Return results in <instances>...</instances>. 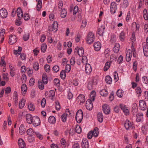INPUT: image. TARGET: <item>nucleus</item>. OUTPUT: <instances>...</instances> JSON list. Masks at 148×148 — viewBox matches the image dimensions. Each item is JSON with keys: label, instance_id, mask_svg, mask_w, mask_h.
I'll use <instances>...</instances> for the list:
<instances>
[{"label": "nucleus", "instance_id": "4468645a", "mask_svg": "<svg viewBox=\"0 0 148 148\" xmlns=\"http://www.w3.org/2000/svg\"><path fill=\"white\" fill-rule=\"evenodd\" d=\"M16 12L19 20H21L22 18L23 15L22 10L20 8H18Z\"/></svg>", "mask_w": 148, "mask_h": 148}, {"label": "nucleus", "instance_id": "412c9836", "mask_svg": "<svg viewBox=\"0 0 148 148\" xmlns=\"http://www.w3.org/2000/svg\"><path fill=\"white\" fill-rule=\"evenodd\" d=\"M48 121L51 124H54L56 121V118L53 116H51L48 119Z\"/></svg>", "mask_w": 148, "mask_h": 148}, {"label": "nucleus", "instance_id": "a878e982", "mask_svg": "<svg viewBox=\"0 0 148 148\" xmlns=\"http://www.w3.org/2000/svg\"><path fill=\"white\" fill-rule=\"evenodd\" d=\"M132 112L133 113H136L138 111L137 105L136 103H134L132 105Z\"/></svg>", "mask_w": 148, "mask_h": 148}, {"label": "nucleus", "instance_id": "0e129e2a", "mask_svg": "<svg viewBox=\"0 0 148 148\" xmlns=\"http://www.w3.org/2000/svg\"><path fill=\"white\" fill-rule=\"evenodd\" d=\"M28 140L30 143H32L35 141V139L34 137L31 136H29L28 138Z\"/></svg>", "mask_w": 148, "mask_h": 148}, {"label": "nucleus", "instance_id": "4be33fe9", "mask_svg": "<svg viewBox=\"0 0 148 148\" xmlns=\"http://www.w3.org/2000/svg\"><path fill=\"white\" fill-rule=\"evenodd\" d=\"M97 119L100 122H102L103 121V116L101 112H99L97 114Z\"/></svg>", "mask_w": 148, "mask_h": 148}, {"label": "nucleus", "instance_id": "de8ad7c7", "mask_svg": "<svg viewBox=\"0 0 148 148\" xmlns=\"http://www.w3.org/2000/svg\"><path fill=\"white\" fill-rule=\"evenodd\" d=\"M53 71L54 72L57 73L59 70V67L57 65L54 66L53 68Z\"/></svg>", "mask_w": 148, "mask_h": 148}, {"label": "nucleus", "instance_id": "c756f323", "mask_svg": "<svg viewBox=\"0 0 148 148\" xmlns=\"http://www.w3.org/2000/svg\"><path fill=\"white\" fill-rule=\"evenodd\" d=\"M66 11L64 8L62 10L60 14V16L62 18H64L66 17Z\"/></svg>", "mask_w": 148, "mask_h": 148}, {"label": "nucleus", "instance_id": "bb28decb", "mask_svg": "<svg viewBox=\"0 0 148 148\" xmlns=\"http://www.w3.org/2000/svg\"><path fill=\"white\" fill-rule=\"evenodd\" d=\"M123 91L122 89H119L116 92V95L117 96L119 97H122L123 95Z\"/></svg>", "mask_w": 148, "mask_h": 148}, {"label": "nucleus", "instance_id": "ea45409f", "mask_svg": "<svg viewBox=\"0 0 148 148\" xmlns=\"http://www.w3.org/2000/svg\"><path fill=\"white\" fill-rule=\"evenodd\" d=\"M66 71L64 70H62L60 73V76L61 78L64 79L66 77Z\"/></svg>", "mask_w": 148, "mask_h": 148}, {"label": "nucleus", "instance_id": "9b49d317", "mask_svg": "<svg viewBox=\"0 0 148 148\" xmlns=\"http://www.w3.org/2000/svg\"><path fill=\"white\" fill-rule=\"evenodd\" d=\"M139 106L142 110H145L147 108L145 101L143 100H140L139 101Z\"/></svg>", "mask_w": 148, "mask_h": 148}, {"label": "nucleus", "instance_id": "20e7f679", "mask_svg": "<svg viewBox=\"0 0 148 148\" xmlns=\"http://www.w3.org/2000/svg\"><path fill=\"white\" fill-rule=\"evenodd\" d=\"M95 37L94 34L91 32L88 33L86 41L89 44L92 43L94 40Z\"/></svg>", "mask_w": 148, "mask_h": 148}, {"label": "nucleus", "instance_id": "2f4dec72", "mask_svg": "<svg viewBox=\"0 0 148 148\" xmlns=\"http://www.w3.org/2000/svg\"><path fill=\"white\" fill-rule=\"evenodd\" d=\"M104 28L101 27V28H99L97 31V33L100 36H103L104 32Z\"/></svg>", "mask_w": 148, "mask_h": 148}, {"label": "nucleus", "instance_id": "f03ea898", "mask_svg": "<svg viewBox=\"0 0 148 148\" xmlns=\"http://www.w3.org/2000/svg\"><path fill=\"white\" fill-rule=\"evenodd\" d=\"M98 130L97 127H95L93 131L91 130L89 132L87 135L88 138L89 139L91 138L92 136L95 137H97L99 134Z\"/></svg>", "mask_w": 148, "mask_h": 148}, {"label": "nucleus", "instance_id": "423d86ee", "mask_svg": "<svg viewBox=\"0 0 148 148\" xmlns=\"http://www.w3.org/2000/svg\"><path fill=\"white\" fill-rule=\"evenodd\" d=\"M40 120L37 116H34L33 120L32 123L34 127H36L40 125Z\"/></svg>", "mask_w": 148, "mask_h": 148}, {"label": "nucleus", "instance_id": "58836bf2", "mask_svg": "<svg viewBox=\"0 0 148 148\" xmlns=\"http://www.w3.org/2000/svg\"><path fill=\"white\" fill-rule=\"evenodd\" d=\"M119 38L120 40L121 41H123L125 38V34L123 32H122L120 34Z\"/></svg>", "mask_w": 148, "mask_h": 148}, {"label": "nucleus", "instance_id": "3c124183", "mask_svg": "<svg viewBox=\"0 0 148 148\" xmlns=\"http://www.w3.org/2000/svg\"><path fill=\"white\" fill-rule=\"evenodd\" d=\"M136 90L137 92V94H139V95H138V97L140 96V94L142 92L141 88H140V87L139 86L137 87L136 89Z\"/></svg>", "mask_w": 148, "mask_h": 148}, {"label": "nucleus", "instance_id": "4d7b16f0", "mask_svg": "<svg viewBox=\"0 0 148 148\" xmlns=\"http://www.w3.org/2000/svg\"><path fill=\"white\" fill-rule=\"evenodd\" d=\"M88 60L86 56H82V62L83 63H85L86 64V62H87Z\"/></svg>", "mask_w": 148, "mask_h": 148}, {"label": "nucleus", "instance_id": "f8f14e48", "mask_svg": "<svg viewBox=\"0 0 148 148\" xmlns=\"http://www.w3.org/2000/svg\"><path fill=\"white\" fill-rule=\"evenodd\" d=\"M18 145L19 148H26V145L23 140L21 138L18 140Z\"/></svg>", "mask_w": 148, "mask_h": 148}, {"label": "nucleus", "instance_id": "9d476101", "mask_svg": "<svg viewBox=\"0 0 148 148\" xmlns=\"http://www.w3.org/2000/svg\"><path fill=\"white\" fill-rule=\"evenodd\" d=\"M82 148H89V143L88 140L86 139H83L82 143Z\"/></svg>", "mask_w": 148, "mask_h": 148}, {"label": "nucleus", "instance_id": "052dcab7", "mask_svg": "<svg viewBox=\"0 0 148 148\" xmlns=\"http://www.w3.org/2000/svg\"><path fill=\"white\" fill-rule=\"evenodd\" d=\"M29 38V34L28 33L27 34L24 35L23 37V39L25 41H27L28 40Z\"/></svg>", "mask_w": 148, "mask_h": 148}, {"label": "nucleus", "instance_id": "dca6fc26", "mask_svg": "<svg viewBox=\"0 0 148 148\" xmlns=\"http://www.w3.org/2000/svg\"><path fill=\"white\" fill-rule=\"evenodd\" d=\"M77 99L79 100V101H80V103H84L85 101V97L84 95L80 94L77 97Z\"/></svg>", "mask_w": 148, "mask_h": 148}, {"label": "nucleus", "instance_id": "2eb2a0df", "mask_svg": "<svg viewBox=\"0 0 148 148\" xmlns=\"http://www.w3.org/2000/svg\"><path fill=\"white\" fill-rule=\"evenodd\" d=\"M92 71L91 67L89 64L86 63L85 66V71L86 73L89 74Z\"/></svg>", "mask_w": 148, "mask_h": 148}, {"label": "nucleus", "instance_id": "37998d69", "mask_svg": "<svg viewBox=\"0 0 148 148\" xmlns=\"http://www.w3.org/2000/svg\"><path fill=\"white\" fill-rule=\"evenodd\" d=\"M116 59V57L115 55H112L110 56V61L111 62H113L114 61H115Z\"/></svg>", "mask_w": 148, "mask_h": 148}, {"label": "nucleus", "instance_id": "864d4df0", "mask_svg": "<svg viewBox=\"0 0 148 148\" xmlns=\"http://www.w3.org/2000/svg\"><path fill=\"white\" fill-rule=\"evenodd\" d=\"M38 86L40 89L42 90L44 89V85L42 82H38Z\"/></svg>", "mask_w": 148, "mask_h": 148}, {"label": "nucleus", "instance_id": "f257e3e1", "mask_svg": "<svg viewBox=\"0 0 148 148\" xmlns=\"http://www.w3.org/2000/svg\"><path fill=\"white\" fill-rule=\"evenodd\" d=\"M90 99H88L86 101V109L90 110H91L93 107L92 101H94L95 97V92L93 90L90 93Z\"/></svg>", "mask_w": 148, "mask_h": 148}, {"label": "nucleus", "instance_id": "c9c22d12", "mask_svg": "<svg viewBox=\"0 0 148 148\" xmlns=\"http://www.w3.org/2000/svg\"><path fill=\"white\" fill-rule=\"evenodd\" d=\"M105 80L106 82L109 84H111L112 83V79L109 76H106Z\"/></svg>", "mask_w": 148, "mask_h": 148}, {"label": "nucleus", "instance_id": "393cba45", "mask_svg": "<svg viewBox=\"0 0 148 148\" xmlns=\"http://www.w3.org/2000/svg\"><path fill=\"white\" fill-rule=\"evenodd\" d=\"M27 87L26 85L23 84L21 87V90L22 93L25 94L26 93Z\"/></svg>", "mask_w": 148, "mask_h": 148}, {"label": "nucleus", "instance_id": "09e8293b", "mask_svg": "<svg viewBox=\"0 0 148 148\" xmlns=\"http://www.w3.org/2000/svg\"><path fill=\"white\" fill-rule=\"evenodd\" d=\"M68 114H64L62 115L61 116L62 120L63 122H66V116Z\"/></svg>", "mask_w": 148, "mask_h": 148}, {"label": "nucleus", "instance_id": "79ce46f5", "mask_svg": "<svg viewBox=\"0 0 148 148\" xmlns=\"http://www.w3.org/2000/svg\"><path fill=\"white\" fill-rule=\"evenodd\" d=\"M143 16L145 20H148V16L147 14V10L145 9H144L143 10Z\"/></svg>", "mask_w": 148, "mask_h": 148}, {"label": "nucleus", "instance_id": "f3484780", "mask_svg": "<svg viewBox=\"0 0 148 148\" xmlns=\"http://www.w3.org/2000/svg\"><path fill=\"white\" fill-rule=\"evenodd\" d=\"M132 126V124L129 120H127L124 124V126L127 130H128Z\"/></svg>", "mask_w": 148, "mask_h": 148}, {"label": "nucleus", "instance_id": "338daca9", "mask_svg": "<svg viewBox=\"0 0 148 148\" xmlns=\"http://www.w3.org/2000/svg\"><path fill=\"white\" fill-rule=\"evenodd\" d=\"M28 69L29 70L27 72V73L29 77L32 76V74L33 73V71L32 70H31L29 68H28L27 69Z\"/></svg>", "mask_w": 148, "mask_h": 148}, {"label": "nucleus", "instance_id": "13d9d810", "mask_svg": "<svg viewBox=\"0 0 148 148\" xmlns=\"http://www.w3.org/2000/svg\"><path fill=\"white\" fill-rule=\"evenodd\" d=\"M34 78H31L29 81V84L30 86H33L34 83Z\"/></svg>", "mask_w": 148, "mask_h": 148}, {"label": "nucleus", "instance_id": "6e6d98bb", "mask_svg": "<svg viewBox=\"0 0 148 148\" xmlns=\"http://www.w3.org/2000/svg\"><path fill=\"white\" fill-rule=\"evenodd\" d=\"M46 104V99L45 98H43L41 101V105L42 107H44Z\"/></svg>", "mask_w": 148, "mask_h": 148}, {"label": "nucleus", "instance_id": "7ed1b4c3", "mask_svg": "<svg viewBox=\"0 0 148 148\" xmlns=\"http://www.w3.org/2000/svg\"><path fill=\"white\" fill-rule=\"evenodd\" d=\"M83 118V113L81 110H78L77 112L75 119L78 123H80L82 121Z\"/></svg>", "mask_w": 148, "mask_h": 148}, {"label": "nucleus", "instance_id": "a211bd4d", "mask_svg": "<svg viewBox=\"0 0 148 148\" xmlns=\"http://www.w3.org/2000/svg\"><path fill=\"white\" fill-rule=\"evenodd\" d=\"M37 2V10L38 11H40L42 7V2L41 0H36Z\"/></svg>", "mask_w": 148, "mask_h": 148}, {"label": "nucleus", "instance_id": "774afa93", "mask_svg": "<svg viewBox=\"0 0 148 148\" xmlns=\"http://www.w3.org/2000/svg\"><path fill=\"white\" fill-rule=\"evenodd\" d=\"M56 110H59L60 108V103L58 101L56 102Z\"/></svg>", "mask_w": 148, "mask_h": 148}, {"label": "nucleus", "instance_id": "8fccbe9b", "mask_svg": "<svg viewBox=\"0 0 148 148\" xmlns=\"http://www.w3.org/2000/svg\"><path fill=\"white\" fill-rule=\"evenodd\" d=\"M76 132L78 134H80L82 131V129L79 126H77L75 129Z\"/></svg>", "mask_w": 148, "mask_h": 148}, {"label": "nucleus", "instance_id": "603ef678", "mask_svg": "<svg viewBox=\"0 0 148 148\" xmlns=\"http://www.w3.org/2000/svg\"><path fill=\"white\" fill-rule=\"evenodd\" d=\"M11 91V88L10 87H7L6 88L5 90V94H9Z\"/></svg>", "mask_w": 148, "mask_h": 148}, {"label": "nucleus", "instance_id": "69168bd1", "mask_svg": "<svg viewBox=\"0 0 148 148\" xmlns=\"http://www.w3.org/2000/svg\"><path fill=\"white\" fill-rule=\"evenodd\" d=\"M75 58L74 57H72L70 60V63L71 65H73L75 64Z\"/></svg>", "mask_w": 148, "mask_h": 148}, {"label": "nucleus", "instance_id": "e433bc0d", "mask_svg": "<svg viewBox=\"0 0 148 148\" xmlns=\"http://www.w3.org/2000/svg\"><path fill=\"white\" fill-rule=\"evenodd\" d=\"M119 45L116 44L113 49V51L115 53H117L119 51Z\"/></svg>", "mask_w": 148, "mask_h": 148}, {"label": "nucleus", "instance_id": "0eeeda50", "mask_svg": "<svg viewBox=\"0 0 148 148\" xmlns=\"http://www.w3.org/2000/svg\"><path fill=\"white\" fill-rule=\"evenodd\" d=\"M7 15L8 12L5 9L3 8L0 10V17L2 18H5Z\"/></svg>", "mask_w": 148, "mask_h": 148}, {"label": "nucleus", "instance_id": "4c0bfd02", "mask_svg": "<svg viewBox=\"0 0 148 148\" xmlns=\"http://www.w3.org/2000/svg\"><path fill=\"white\" fill-rule=\"evenodd\" d=\"M100 93L101 95L104 96H106L108 94V92L105 89H103L101 90Z\"/></svg>", "mask_w": 148, "mask_h": 148}, {"label": "nucleus", "instance_id": "49530a36", "mask_svg": "<svg viewBox=\"0 0 148 148\" xmlns=\"http://www.w3.org/2000/svg\"><path fill=\"white\" fill-rule=\"evenodd\" d=\"M47 46L46 44H42L41 47V51L44 53L45 52Z\"/></svg>", "mask_w": 148, "mask_h": 148}, {"label": "nucleus", "instance_id": "680f3d73", "mask_svg": "<svg viewBox=\"0 0 148 148\" xmlns=\"http://www.w3.org/2000/svg\"><path fill=\"white\" fill-rule=\"evenodd\" d=\"M110 8L116 9V5L115 2H112L111 3Z\"/></svg>", "mask_w": 148, "mask_h": 148}, {"label": "nucleus", "instance_id": "72a5a7b5", "mask_svg": "<svg viewBox=\"0 0 148 148\" xmlns=\"http://www.w3.org/2000/svg\"><path fill=\"white\" fill-rule=\"evenodd\" d=\"M84 50L83 47H81L79 49V50H78V54L79 56L81 57L82 56L84 53Z\"/></svg>", "mask_w": 148, "mask_h": 148}, {"label": "nucleus", "instance_id": "39448f33", "mask_svg": "<svg viewBox=\"0 0 148 148\" xmlns=\"http://www.w3.org/2000/svg\"><path fill=\"white\" fill-rule=\"evenodd\" d=\"M102 108L103 111L105 114H110V108L108 105L105 104L102 106Z\"/></svg>", "mask_w": 148, "mask_h": 148}, {"label": "nucleus", "instance_id": "cd10ccee", "mask_svg": "<svg viewBox=\"0 0 148 148\" xmlns=\"http://www.w3.org/2000/svg\"><path fill=\"white\" fill-rule=\"evenodd\" d=\"M42 81L44 84H46L47 83V77L46 74H43L42 76Z\"/></svg>", "mask_w": 148, "mask_h": 148}, {"label": "nucleus", "instance_id": "bf43d9fd", "mask_svg": "<svg viewBox=\"0 0 148 148\" xmlns=\"http://www.w3.org/2000/svg\"><path fill=\"white\" fill-rule=\"evenodd\" d=\"M45 69L46 72H49L50 70L49 66L48 64L45 65Z\"/></svg>", "mask_w": 148, "mask_h": 148}, {"label": "nucleus", "instance_id": "a18cd8bd", "mask_svg": "<svg viewBox=\"0 0 148 148\" xmlns=\"http://www.w3.org/2000/svg\"><path fill=\"white\" fill-rule=\"evenodd\" d=\"M29 110L32 111H34L35 110V107L33 104L30 103L28 106Z\"/></svg>", "mask_w": 148, "mask_h": 148}, {"label": "nucleus", "instance_id": "5fc2aeb1", "mask_svg": "<svg viewBox=\"0 0 148 148\" xmlns=\"http://www.w3.org/2000/svg\"><path fill=\"white\" fill-rule=\"evenodd\" d=\"M71 69V65L69 64H67L66 66L65 71L67 73H69Z\"/></svg>", "mask_w": 148, "mask_h": 148}, {"label": "nucleus", "instance_id": "7c9ffc66", "mask_svg": "<svg viewBox=\"0 0 148 148\" xmlns=\"http://www.w3.org/2000/svg\"><path fill=\"white\" fill-rule=\"evenodd\" d=\"M27 133L30 136L34 135L35 133L33 129L32 128H29L28 129L27 131Z\"/></svg>", "mask_w": 148, "mask_h": 148}, {"label": "nucleus", "instance_id": "6e6552de", "mask_svg": "<svg viewBox=\"0 0 148 148\" xmlns=\"http://www.w3.org/2000/svg\"><path fill=\"white\" fill-rule=\"evenodd\" d=\"M26 117V121L27 123L29 124H31L33 123L34 117H32L30 114H27Z\"/></svg>", "mask_w": 148, "mask_h": 148}, {"label": "nucleus", "instance_id": "f704fd0d", "mask_svg": "<svg viewBox=\"0 0 148 148\" xmlns=\"http://www.w3.org/2000/svg\"><path fill=\"white\" fill-rule=\"evenodd\" d=\"M143 114H137L136 116V120L137 122H138L140 121L141 119L142 118Z\"/></svg>", "mask_w": 148, "mask_h": 148}, {"label": "nucleus", "instance_id": "aec40b11", "mask_svg": "<svg viewBox=\"0 0 148 148\" xmlns=\"http://www.w3.org/2000/svg\"><path fill=\"white\" fill-rule=\"evenodd\" d=\"M25 99H22L21 101H20L19 103V107L20 108H23L25 104Z\"/></svg>", "mask_w": 148, "mask_h": 148}, {"label": "nucleus", "instance_id": "1a4fd4ad", "mask_svg": "<svg viewBox=\"0 0 148 148\" xmlns=\"http://www.w3.org/2000/svg\"><path fill=\"white\" fill-rule=\"evenodd\" d=\"M17 38L15 35H11L9 40L10 44L12 45L15 43L17 41Z\"/></svg>", "mask_w": 148, "mask_h": 148}, {"label": "nucleus", "instance_id": "6ab92c4d", "mask_svg": "<svg viewBox=\"0 0 148 148\" xmlns=\"http://www.w3.org/2000/svg\"><path fill=\"white\" fill-rule=\"evenodd\" d=\"M52 30L54 32H56L58 28V24L57 22H54L53 24Z\"/></svg>", "mask_w": 148, "mask_h": 148}, {"label": "nucleus", "instance_id": "ddd939ff", "mask_svg": "<svg viewBox=\"0 0 148 148\" xmlns=\"http://www.w3.org/2000/svg\"><path fill=\"white\" fill-rule=\"evenodd\" d=\"M94 47L96 51H98L100 50L101 47V44L99 42H95L94 44Z\"/></svg>", "mask_w": 148, "mask_h": 148}, {"label": "nucleus", "instance_id": "c85d7f7f", "mask_svg": "<svg viewBox=\"0 0 148 148\" xmlns=\"http://www.w3.org/2000/svg\"><path fill=\"white\" fill-rule=\"evenodd\" d=\"M9 67L10 70V75L12 77H13L15 75L14 71L15 70V69L11 64L10 65Z\"/></svg>", "mask_w": 148, "mask_h": 148}, {"label": "nucleus", "instance_id": "c03bdc74", "mask_svg": "<svg viewBox=\"0 0 148 148\" xmlns=\"http://www.w3.org/2000/svg\"><path fill=\"white\" fill-rule=\"evenodd\" d=\"M54 83L55 85L59 86L60 85V81L58 79L56 78L54 80Z\"/></svg>", "mask_w": 148, "mask_h": 148}, {"label": "nucleus", "instance_id": "5701e85b", "mask_svg": "<svg viewBox=\"0 0 148 148\" xmlns=\"http://www.w3.org/2000/svg\"><path fill=\"white\" fill-rule=\"evenodd\" d=\"M25 129L23 127V125L21 124L19 128V132L21 135L24 134L25 132Z\"/></svg>", "mask_w": 148, "mask_h": 148}, {"label": "nucleus", "instance_id": "a19ab883", "mask_svg": "<svg viewBox=\"0 0 148 148\" xmlns=\"http://www.w3.org/2000/svg\"><path fill=\"white\" fill-rule=\"evenodd\" d=\"M33 68L34 69L37 71L39 69V66L38 63L37 62H35L33 64Z\"/></svg>", "mask_w": 148, "mask_h": 148}, {"label": "nucleus", "instance_id": "e2e57ef3", "mask_svg": "<svg viewBox=\"0 0 148 148\" xmlns=\"http://www.w3.org/2000/svg\"><path fill=\"white\" fill-rule=\"evenodd\" d=\"M78 8L77 6L76 5L75 6L73 10V14L74 15H75L76 14L78 11Z\"/></svg>", "mask_w": 148, "mask_h": 148}, {"label": "nucleus", "instance_id": "473e14b6", "mask_svg": "<svg viewBox=\"0 0 148 148\" xmlns=\"http://www.w3.org/2000/svg\"><path fill=\"white\" fill-rule=\"evenodd\" d=\"M143 50L145 56H148V47L143 46Z\"/></svg>", "mask_w": 148, "mask_h": 148}, {"label": "nucleus", "instance_id": "b1692460", "mask_svg": "<svg viewBox=\"0 0 148 148\" xmlns=\"http://www.w3.org/2000/svg\"><path fill=\"white\" fill-rule=\"evenodd\" d=\"M128 2L127 0H124L121 4V6L122 8H126L128 5Z\"/></svg>", "mask_w": 148, "mask_h": 148}]
</instances>
